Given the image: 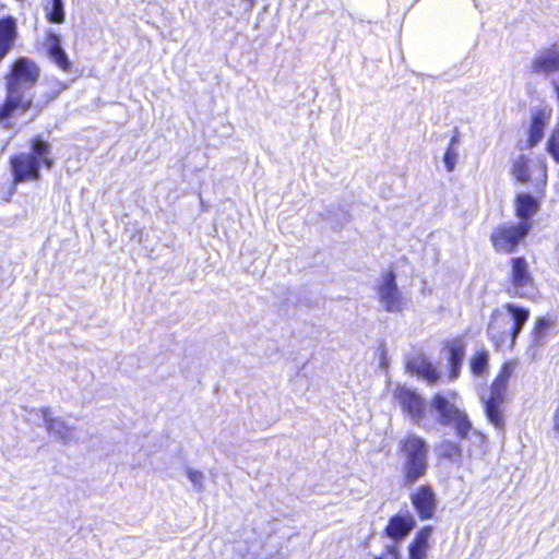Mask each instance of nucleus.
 <instances>
[{"instance_id": "1", "label": "nucleus", "mask_w": 559, "mask_h": 559, "mask_svg": "<svg viewBox=\"0 0 559 559\" xmlns=\"http://www.w3.org/2000/svg\"><path fill=\"white\" fill-rule=\"evenodd\" d=\"M40 75L39 67L26 57L19 58L7 76V99L0 106V122H4L16 111L24 112L32 105V98L26 95Z\"/></svg>"}, {"instance_id": "2", "label": "nucleus", "mask_w": 559, "mask_h": 559, "mask_svg": "<svg viewBox=\"0 0 559 559\" xmlns=\"http://www.w3.org/2000/svg\"><path fill=\"white\" fill-rule=\"evenodd\" d=\"M528 318V309L506 304L492 312L487 334L498 349L512 348Z\"/></svg>"}, {"instance_id": "3", "label": "nucleus", "mask_w": 559, "mask_h": 559, "mask_svg": "<svg viewBox=\"0 0 559 559\" xmlns=\"http://www.w3.org/2000/svg\"><path fill=\"white\" fill-rule=\"evenodd\" d=\"M31 151L16 154L10 158L14 182L37 181L40 179V167L50 169L55 165L51 145L41 136L29 142Z\"/></svg>"}, {"instance_id": "4", "label": "nucleus", "mask_w": 559, "mask_h": 559, "mask_svg": "<svg viewBox=\"0 0 559 559\" xmlns=\"http://www.w3.org/2000/svg\"><path fill=\"white\" fill-rule=\"evenodd\" d=\"M400 450L404 459V483L405 485H413L428 469L429 447L417 435H407L401 440Z\"/></svg>"}, {"instance_id": "5", "label": "nucleus", "mask_w": 559, "mask_h": 559, "mask_svg": "<svg viewBox=\"0 0 559 559\" xmlns=\"http://www.w3.org/2000/svg\"><path fill=\"white\" fill-rule=\"evenodd\" d=\"M430 406L437 413L440 425L454 427L457 436L466 438L472 429L467 414L462 411L454 401L444 394L437 393L430 402Z\"/></svg>"}, {"instance_id": "6", "label": "nucleus", "mask_w": 559, "mask_h": 559, "mask_svg": "<svg viewBox=\"0 0 559 559\" xmlns=\"http://www.w3.org/2000/svg\"><path fill=\"white\" fill-rule=\"evenodd\" d=\"M374 289L381 308L386 312L399 313L407 306V299L400 290L393 271H384L378 278Z\"/></svg>"}, {"instance_id": "7", "label": "nucleus", "mask_w": 559, "mask_h": 559, "mask_svg": "<svg viewBox=\"0 0 559 559\" xmlns=\"http://www.w3.org/2000/svg\"><path fill=\"white\" fill-rule=\"evenodd\" d=\"M510 265L509 294L520 298H533L536 286L527 261L524 258H512Z\"/></svg>"}, {"instance_id": "8", "label": "nucleus", "mask_w": 559, "mask_h": 559, "mask_svg": "<svg viewBox=\"0 0 559 559\" xmlns=\"http://www.w3.org/2000/svg\"><path fill=\"white\" fill-rule=\"evenodd\" d=\"M531 223L506 224L497 227L491 236L492 246L497 251L510 253L527 236Z\"/></svg>"}, {"instance_id": "9", "label": "nucleus", "mask_w": 559, "mask_h": 559, "mask_svg": "<svg viewBox=\"0 0 559 559\" xmlns=\"http://www.w3.org/2000/svg\"><path fill=\"white\" fill-rule=\"evenodd\" d=\"M512 175L521 182L545 185L547 181V165L542 158L518 156L512 164Z\"/></svg>"}, {"instance_id": "10", "label": "nucleus", "mask_w": 559, "mask_h": 559, "mask_svg": "<svg viewBox=\"0 0 559 559\" xmlns=\"http://www.w3.org/2000/svg\"><path fill=\"white\" fill-rule=\"evenodd\" d=\"M394 399L399 402L402 409L411 417L412 421L418 426L423 425L426 412L425 400L415 391L399 386L394 391Z\"/></svg>"}, {"instance_id": "11", "label": "nucleus", "mask_w": 559, "mask_h": 559, "mask_svg": "<svg viewBox=\"0 0 559 559\" xmlns=\"http://www.w3.org/2000/svg\"><path fill=\"white\" fill-rule=\"evenodd\" d=\"M508 386L492 382L490 386L489 396H483L481 401L485 406V414L490 424L497 429H502L504 426V418L502 414V404L507 396Z\"/></svg>"}, {"instance_id": "12", "label": "nucleus", "mask_w": 559, "mask_h": 559, "mask_svg": "<svg viewBox=\"0 0 559 559\" xmlns=\"http://www.w3.org/2000/svg\"><path fill=\"white\" fill-rule=\"evenodd\" d=\"M45 427L50 436L63 444L75 441L74 427L62 417H52L48 408L41 409Z\"/></svg>"}, {"instance_id": "13", "label": "nucleus", "mask_w": 559, "mask_h": 559, "mask_svg": "<svg viewBox=\"0 0 559 559\" xmlns=\"http://www.w3.org/2000/svg\"><path fill=\"white\" fill-rule=\"evenodd\" d=\"M411 501L420 519H430L435 514L437 498L431 486H420L411 495Z\"/></svg>"}, {"instance_id": "14", "label": "nucleus", "mask_w": 559, "mask_h": 559, "mask_svg": "<svg viewBox=\"0 0 559 559\" xmlns=\"http://www.w3.org/2000/svg\"><path fill=\"white\" fill-rule=\"evenodd\" d=\"M551 118V110L538 109L533 112L527 131V140L524 148L535 147L544 138L545 129Z\"/></svg>"}, {"instance_id": "15", "label": "nucleus", "mask_w": 559, "mask_h": 559, "mask_svg": "<svg viewBox=\"0 0 559 559\" xmlns=\"http://www.w3.org/2000/svg\"><path fill=\"white\" fill-rule=\"evenodd\" d=\"M43 53L61 71L71 72L72 62L63 49L59 37H46L41 46Z\"/></svg>"}, {"instance_id": "16", "label": "nucleus", "mask_w": 559, "mask_h": 559, "mask_svg": "<svg viewBox=\"0 0 559 559\" xmlns=\"http://www.w3.org/2000/svg\"><path fill=\"white\" fill-rule=\"evenodd\" d=\"M416 521L409 513H399L392 516L385 527V534L394 543L404 539L415 527Z\"/></svg>"}, {"instance_id": "17", "label": "nucleus", "mask_w": 559, "mask_h": 559, "mask_svg": "<svg viewBox=\"0 0 559 559\" xmlns=\"http://www.w3.org/2000/svg\"><path fill=\"white\" fill-rule=\"evenodd\" d=\"M409 372L415 373L426 380L429 384H435L440 376L433 365L423 355L414 357L407 364Z\"/></svg>"}, {"instance_id": "18", "label": "nucleus", "mask_w": 559, "mask_h": 559, "mask_svg": "<svg viewBox=\"0 0 559 559\" xmlns=\"http://www.w3.org/2000/svg\"><path fill=\"white\" fill-rule=\"evenodd\" d=\"M430 535L431 527H424L418 532L414 542L409 546V559H426Z\"/></svg>"}, {"instance_id": "19", "label": "nucleus", "mask_w": 559, "mask_h": 559, "mask_svg": "<svg viewBox=\"0 0 559 559\" xmlns=\"http://www.w3.org/2000/svg\"><path fill=\"white\" fill-rule=\"evenodd\" d=\"M538 202L531 194L522 193L516 198V215L522 222L527 219L537 211Z\"/></svg>"}, {"instance_id": "20", "label": "nucleus", "mask_w": 559, "mask_h": 559, "mask_svg": "<svg viewBox=\"0 0 559 559\" xmlns=\"http://www.w3.org/2000/svg\"><path fill=\"white\" fill-rule=\"evenodd\" d=\"M554 325L555 321L551 320L550 318H538L535 322V326L533 330V344L538 347L543 346Z\"/></svg>"}, {"instance_id": "21", "label": "nucleus", "mask_w": 559, "mask_h": 559, "mask_svg": "<svg viewBox=\"0 0 559 559\" xmlns=\"http://www.w3.org/2000/svg\"><path fill=\"white\" fill-rule=\"evenodd\" d=\"M489 355L486 350H479L471 359V370L475 376H483L488 369Z\"/></svg>"}, {"instance_id": "22", "label": "nucleus", "mask_w": 559, "mask_h": 559, "mask_svg": "<svg viewBox=\"0 0 559 559\" xmlns=\"http://www.w3.org/2000/svg\"><path fill=\"white\" fill-rule=\"evenodd\" d=\"M46 19L55 24L64 21L63 0H51V7L46 11Z\"/></svg>"}, {"instance_id": "23", "label": "nucleus", "mask_w": 559, "mask_h": 559, "mask_svg": "<svg viewBox=\"0 0 559 559\" xmlns=\"http://www.w3.org/2000/svg\"><path fill=\"white\" fill-rule=\"evenodd\" d=\"M450 362L462 365L465 355V344L462 338H455L449 344Z\"/></svg>"}, {"instance_id": "24", "label": "nucleus", "mask_w": 559, "mask_h": 559, "mask_svg": "<svg viewBox=\"0 0 559 559\" xmlns=\"http://www.w3.org/2000/svg\"><path fill=\"white\" fill-rule=\"evenodd\" d=\"M546 150L556 163H559V122L552 129L546 144Z\"/></svg>"}, {"instance_id": "25", "label": "nucleus", "mask_w": 559, "mask_h": 559, "mask_svg": "<svg viewBox=\"0 0 559 559\" xmlns=\"http://www.w3.org/2000/svg\"><path fill=\"white\" fill-rule=\"evenodd\" d=\"M439 454L450 460H457L461 456V449L457 444L444 441L438 448Z\"/></svg>"}, {"instance_id": "26", "label": "nucleus", "mask_w": 559, "mask_h": 559, "mask_svg": "<svg viewBox=\"0 0 559 559\" xmlns=\"http://www.w3.org/2000/svg\"><path fill=\"white\" fill-rule=\"evenodd\" d=\"M515 366L516 365L513 361H508V362L503 364L500 372L498 373V376L496 377L493 382L504 385V386H508L509 380L515 370Z\"/></svg>"}, {"instance_id": "27", "label": "nucleus", "mask_w": 559, "mask_h": 559, "mask_svg": "<svg viewBox=\"0 0 559 559\" xmlns=\"http://www.w3.org/2000/svg\"><path fill=\"white\" fill-rule=\"evenodd\" d=\"M187 477L192 483L195 491L201 492L204 490L203 480L204 474L200 471L188 467L186 469Z\"/></svg>"}, {"instance_id": "28", "label": "nucleus", "mask_w": 559, "mask_h": 559, "mask_svg": "<svg viewBox=\"0 0 559 559\" xmlns=\"http://www.w3.org/2000/svg\"><path fill=\"white\" fill-rule=\"evenodd\" d=\"M16 21L8 15L0 19V35H16Z\"/></svg>"}, {"instance_id": "29", "label": "nucleus", "mask_w": 559, "mask_h": 559, "mask_svg": "<svg viewBox=\"0 0 559 559\" xmlns=\"http://www.w3.org/2000/svg\"><path fill=\"white\" fill-rule=\"evenodd\" d=\"M456 160H457V153L453 148L448 147V150L443 156V163L449 173L454 170Z\"/></svg>"}, {"instance_id": "30", "label": "nucleus", "mask_w": 559, "mask_h": 559, "mask_svg": "<svg viewBox=\"0 0 559 559\" xmlns=\"http://www.w3.org/2000/svg\"><path fill=\"white\" fill-rule=\"evenodd\" d=\"M374 559H401L397 545L396 544L386 545L382 555L379 557H376Z\"/></svg>"}, {"instance_id": "31", "label": "nucleus", "mask_w": 559, "mask_h": 559, "mask_svg": "<svg viewBox=\"0 0 559 559\" xmlns=\"http://www.w3.org/2000/svg\"><path fill=\"white\" fill-rule=\"evenodd\" d=\"M14 37H0V60L8 53L12 47Z\"/></svg>"}, {"instance_id": "32", "label": "nucleus", "mask_w": 559, "mask_h": 559, "mask_svg": "<svg viewBox=\"0 0 559 559\" xmlns=\"http://www.w3.org/2000/svg\"><path fill=\"white\" fill-rule=\"evenodd\" d=\"M461 366L462 365H460V364L450 362V379L451 380H454L459 377Z\"/></svg>"}, {"instance_id": "33", "label": "nucleus", "mask_w": 559, "mask_h": 559, "mask_svg": "<svg viewBox=\"0 0 559 559\" xmlns=\"http://www.w3.org/2000/svg\"><path fill=\"white\" fill-rule=\"evenodd\" d=\"M460 144V131L457 128L454 129L453 135L450 140L449 147L454 150V146Z\"/></svg>"}, {"instance_id": "34", "label": "nucleus", "mask_w": 559, "mask_h": 559, "mask_svg": "<svg viewBox=\"0 0 559 559\" xmlns=\"http://www.w3.org/2000/svg\"><path fill=\"white\" fill-rule=\"evenodd\" d=\"M554 430L559 432V407L556 409L554 414Z\"/></svg>"}, {"instance_id": "35", "label": "nucleus", "mask_w": 559, "mask_h": 559, "mask_svg": "<svg viewBox=\"0 0 559 559\" xmlns=\"http://www.w3.org/2000/svg\"><path fill=\"white\" fill-rule=\"evenodd\" d=\"M451 395V399L454 400L456 397V394L455 393H450Z\"/></svg>"}]
</instances>
